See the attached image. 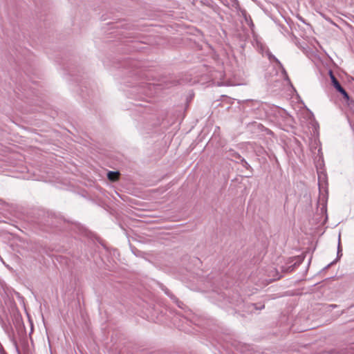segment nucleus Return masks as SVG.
<instances>
[{"instance_id":"nucleus-19","label":"nucleus","mask_w":354,"mask_h":354,"mask_svg":"<svg viewBox=\"0 0 354 354\" xmlns=\"http://www.w3.org/2000/svg\"><path fill=\"white\" fill-rule=\"evenodd\" d=\"M281 113L282 115H287L286 111H285V110H283V109L281 110Z\"/></svg>"},{"instance_id":"nucleus-9","label":"nucleus","mask_w":354,"mask_h":354,"mask_svg":"<svg viewBox=\"0 0 354 354\" xmlns=\"http://www.w3.org/2000/svg\"><path fill=\"white\" fill-rule=\"evenodd\" d=\"M349 110L354 114V100L349 97V100H346Z\"/></svg>"},{"instance_id":"nucleus-7","label":"nucleus","mask_w":354,"mask_h":354,"mask_svg":"<svg viewBox=\"0 0 354 354\" xmlns=\"http://www.w3.org/2000/svg\"><path fill=\"white\" fill-rule=\"evenodd\" d=\"M239 162L243 165V167H244L245 169H247L248 170H250L251 171V174L249 176H247V177H251L252 176V171H253L251 166L248 164V162L243 158H241Z\"/></svg>"},{"instance_id":"nucleus-17","label":"nucleus","mask_w":354,"mask_h":354,"mask_svg":"<svg viewBox=\"0 0 354 354\" xmlns=\"http://www.w3.org/2000/svg\"><path fill=\"white\" fill-rule=\"evenodd\" d=\"M250 124H252V125H257L259 128V127H263V125H262V124H257V122H252V123H250Z\"/></svg>"},{"instance_id":"nucleus-8","label":"nucleus","mask_w":354,"mask_h":354,"mask_svg":"<svg viewBox=\"0 0 354 354\" xmlns=\"http://www.w3.org/2000/svg\"><path fill=\"white\" fill-rule=\"evenodd\" d=\"M268 57L270 61L274 62L279 66V67H282V64L281 62L271 53H268Z\"/></svg>"},{"instance_id":"nucleus-5","label":"nucleus","mask_w":354,"mask_h":354,"mask_svg":"<svg viewBox=\"0 0 354 354\" xmlns=\"http://www.w3.org/2000/svg\"><path fill=\"white\" fill-rule=\"evenodd\" d=\"M342 256V248L341 245V241H340V234L339 235L338 239V245H337V257L335 259V261H338Z\"/></svg>"},{"instance_id":"nucleus-6","label":"nucleus","mask_w":354,"mask_h":354,"mask_svg":"<svg viewBox=\"0 0 354 354\" xmlns=\"http://www.w3.org/2000/svg\"><path fill=\"white\" fill-rule=\"evenodd\" d=\"M160 287L167 296H169L171 299L176 300L177 302H178V299L174 295H173L167 288L163 285H161Z\"/></svg>"},{"instance_id":"nucleus-1","label":"nucleus","mask_w":354,"mask_h":354,"mask_svg":"<svg viewBox=\"0 0 354 354\" xmlns=\"http://www.w3.org/2000/svg\"><path fill=\"white\" fill-rule=\"evenodd\" d=\"M329 75L331 80V84L334 86V88L340 93L342 95L343 98L345 100H349V95L348 93L346 91V90L342 86L339 81L337 80L335 76L334 75L333 73L330 71H329Z\"/></svg>"},{"instance_id":"nucleus-11","label":"nucleus","mask_w":354,"mask_h":354,"mask_svg":"<svg viewBox=\"0 0 354 354\" xmlns=\"http://www.w3.org/2000/svg\"><path fill=\"white\" fill-rule=\"evenodd\" d=\"M337 307V304H328L326 306V311H331L333 309L336 308Z\"/></svg>"},{"instance_id":"nucleus-16","label":"nucleus","mask_w":354,"mask_h":354,"mask_svg":"<svg viewBox=\"0 0 354 354\" xmlns=\"http://www.w3.org/2000/svg\"><path fill=\"white\" fill-rule=\"evenodd\" d=\"M174 302L176 303V304L178 305V307L180 308H183L181 305H183V302H181L180 301L178 300V302H177L176 300H174Z\"/></svg>"},{"instance_id":"nucleus-10","label":"nucleus","mask_w":354,"mask_h":354,"mask_svg":"<svg viewBox=\"0 0 354 354\" xmlns=\"http://www.w3.org/2000/svg\"><path fill=\"white\" fill-rule=\"evenodd\" d=\"M230 155L231 156V157L232 158H234V159L238 160L239 161H240L241 158H243L239 153H237L236 151H231L230 153Z\"/></svg>"},{"instance_id":"nucleus-14","label":"nucleus","mask_w":354,"mask_h":354,"mask_svg":"<svg viewBox=\"0 0 354 354\" xmlns=\"http://www.w3.org/2000/svg\"><path fill=\"white\" fill-rule=\"evenodd\" d=\"M251 306L255 310H260V309H263L264 308V305H261L260 306H259L257 304H251Z\"/></svg>"},{"instance_id":"nucleus-3","label":"nucleus","mask_w":354,"mask_h":354,"mask_svg":"<svg viewBox=\"0 0 354 354\" xmlns=\"http://www.w3.org/2000/svg\"><path fill=\"white\" fill-rule=\"evenodd\" d=\"M120 172L118 171H110L107 174V178L111 181H116L119 179Z\"/></svg>"},{"instance_id":"nucleus-2","label":"nucleus","mask_w":354,"mask_h":354,"mask_svg":"<svg viewBox=\"0 0 354 354\" xmlns=\"http://www.w3.org/2000/svg\"><path fill=\"white\" fill-rule=\"evenodd\" d=\"M297 267L295 266V264H294L291 261L285 266L281 267V271L283 272H292L295 270Z\"/></svg>"},{"instance_id":"nucleus-12","label":"nucleus","mask_w":354,"mask_h":354,"mask_svg":"<svg viewBox=\"0 0 354 354\" xmlns=\"http://www.w3.org/2000/svg\"><path fill=\"white\" fill-rule=\"evenodd\" d=\"M53 219L55 220V221H52V223H50V225L54 227H59L58 225H57V223H59L62 221V219L60 218H54Z\"/></svg>"},{"instance_id":"nucleus-20","label":"nucleus","mask_w":354,"mask_h":354,"mask_svg":"<svg viewBox=\"0 0 354 354\" xmlns=\"http://www.w3.org/2000/svg\"><path fill=\"white\" fill-rule=\"evenodd\" d=\"M2 203V200L0 198V204Z\"/></svg>"},{"instance_id":"nucleus-15","label":"nucleus","mask_w":354,"mask_h":354,"mask_svg":"<svg viewBox=\"0 0 354 354\" xmlns=\"http://www.w3.org/2000/svg\"><path fill=\"white\" fill-rule=\"evenodd\" d=\"M337 263V261H335V260L333 261H332L331 263H330L329 264H328L324 268V270H328L329 268H330L333 265Z\"/></svg>"},{"instance_id":"nucleus-18","label":"nucleus","mask_w":354,"mask_h":354,"mask_svg":"<svg viewBox=\"0 0 354 354\" xmlns=\"http://www.w3.org/2000/svg\"><path fill=\"white\" fill-rule=\"evenodd\" d=\"M178 84V81H177V80H174V81L171 83V86L177 85Z\"/></svg>"},{"instance_id":"nucleus-4","label":"nucleus","mask_w":354,"mask_h":354,"mask_svg":"<svg viewBox=\"0 0 354 354\" xmlns=\"http://www.w3.org/2000/svg\"><path fill=\"white\" fill-rule=\"evenodd\" d=\"M304 256L303 255H299L297 257H295L290 259L291 262H292L294 264H295L296 267H298L304 261Z\"/></svg>"},{"instance_id":"nucleus-13","label":"nucleus","mask_w":354,"mask_h":354,"mask_svg":"<svg viewBox=\"0 0 354 354\" xmlns=\"http://www.w3.org/2000/svg\"><path fill=\"white\" fill-rule=\"evenodd\" d=\"M279 68L281 69L282 73L285 76V80L290 82V79L288 77V75L287 72H286V69L284 68V67L282 66V67H279Z\"/></svg>"}]
</instances>
